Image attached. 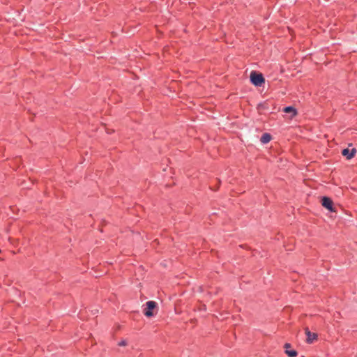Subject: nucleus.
I'll return each instance as SVG.
<instances>
[{"label": "nucleus", "mask_w": 357, "mask_h": 357, "mask_svg": "<svg viewBox=\"0 0 357 357\" xmlns=\"http://www.w3.org/2000/svg\"><path fill=\"white\" fill-rule=\"evenodd\" d=\"M250 78L251 83L255 86H261L265 82L263 75L255 71L251 72Z\"/></svg>", "instance_id": "nucleus-1"}, {"label": "nucleus", "mask_w": 357, "mask_h": 357, "mask_svg": "<svg viewBox=\"0 0 357 357\" xmlns=\"http://www.w3.org/2000/svg\"><path fill=\"white\" fill-rule=\"evenodd\" d=\"M146 307L143 310L144 314L147 317H151L154 315L153 310L157 307V303L153 301H149L146 303Z\"/></svg>", "instance_id": "nucleus-2"}, {"label": "nucleus", "mask_w": 357, "mask_h": 357, "mask_svg": "<svg viewBox=\"0 0 357 357\" xmlns=\"http://www.w3.org/2000/svg\"><path fill=\"white\" fill-rule=\"evenodd\" d=\"M356 153V149L355 148H353L351 149L347 148V149H344L342 151V155L343 156L346 157V158L348 160L354 158L355 156Z\"/></svg>", "instance_id": "nucleus-5"}, {"label": "nucleus", "mask_w": 357, "mask_h": 357, "mask_svg": "<svg viewBox=\"0 0 357 357\" xmlns=\"http://www.w3.org/2000/svg\"><path fill=\"white\" fill-rule=\"evenodd\" d=\"M118 345H119V346H120V347L126 346V345H127V342H126V340H123L120 341V342L118 343Z\"/></svg>", "instance_id": "nucleus-9"}, {"label": "nucleus", "mask_w": 357, "mask_h": 357, "mask_svg": "<svg viewBox=\"0 0 357 357\" xmlns=\"http://www.w3.org/2000/svg\"><path fill=\"white\" fill-rule=\"evenodd\" d=\"M305 333L307 336L306 342L308 344H312L318 337L317 334L310 332L307 327L305 328Z\"/></svg>", "instance_id": "nucleus-4"}, {"label": "nucleus", "mask_w": 357, "mask_h": 357, "mask_svg": "<svg viewBox=\"0 0 357 357\" xmlns=\"http://www.w3.org/2000/svg\"><path fill=\"white\" fill-rule=\"evenodd\" d=\"M283 111L285 113L292 112L293 116H295L297 114L296 109L294 107H291V106H288V107H284Z\"/></svg>", "instance_id": "nucleus-8"}, {"label": "nucleus", "mask_w": 357, "mask_h": 357, "mask_svg": "<svg viewBox=\"0 0 357 357\" xmlns=\"http://www.w3.org/2000/svg\"><path fill=\"white\" fill-rule=\"evenodd\" d=\"M291 347V344L285 343L284 345V348L285 349V354L289 357H296L298 356V352L294 349H290Z\"/></svg>", "instance_id": "nucleus-6"}, {"label": "nucleus", "mask_w": 357, "mask_h": 357, "mask_svg": "<svg viewBox=\"0 0 357 357\" xmlns=\"http://www.w3.org/2000/svg\"><path fill=\"white\" fill-rule=\"evenodd\" d=\"M272 139V137L271 135V134L268 133V132H265L264 133L261 138H260V142L265 144H267Z\"/></svg>", "instance_id": "nucleus-7"}, {"label": "nucleus", "mask_w": 357, "mask_h": 357, "mask_svg": "<svg viewBox=\"0 0 357 357\" xmlns=\"http://www.w3.org/2000/svg\"><path fill=\"white\" fill-rule=\"evenodd\" d=\"M322 206L331 212H335V210L333 207V202L332 199L328 197H323L321 199Z\"/></svg>", "instance_id": "nucleus-3"}]
</instances>
